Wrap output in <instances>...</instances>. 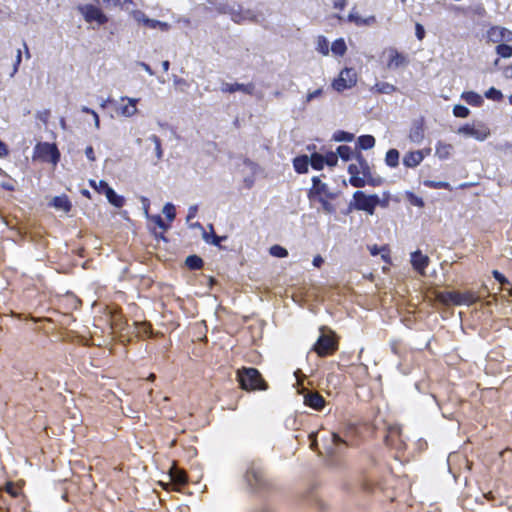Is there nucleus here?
Masks as SVG:
<instances>
[{"label":"nucleus","mask_w":512,"mask_h":512,"mask_svg":"<svg viewBox=\"0 0 512 512\" xmlns=\"http://www.w3.org/2000/svg\"><path fill=\"white\" fill-rule=\"evenodd\" d=\"M316 49L324 56H327L329 54V42L324 36L318 37Z\"/></svg>","instance_id":"72a5a7b5"},{"label":"nucleus","mask_w":512,"mask_h":512,"mask_svg":"<svg viewBox=\"0 0 512 512\" xmlns=\"http://www.w3.org/2000/svg\"><path fill=\"white\" fill-rule=\"evenodd\" d=\"M429 263V257L424 255L420 250L411 253V264L413 268L421 275H425V268L429 265Z\"/></svg>","instance_id":"dca6fc26"},{"label":"nucleus","mask_w":512,"mask_h":512,"mask_svg":"<svg viewBox=\"0 0 512 512\" xmlns=\"http://www.w3.org/2000/svg\"><path fill=\"white\" fill-rule=\"evenodd\" d=\"M147 27L151 28V29H160L162 31H167L169 30L170 28V25L166 22H162V21H158V20H155V19H150L147 21Z\"/></svg>","instance_id":"4c0bfd02"},{"label":"nucleus","mask_w":512,"mask_h":512,"mask_svg":"<svg viewBox=\"0 0 512 512\" xmlns=\"http://www.w3.org/2000/svg\"><path fill=\"white\" fill-rule=\"evenodd\" d=\"M399 435V431L396 428L390 430L389 435L386 436L387 445H393V438Z\"/></svg>","instance_id":"5fc2aeb1"},{"label":"nucleus","mask_w":512,"mask_h":512,"mask_svg":"<svg viewBox=\"0 0 512 512\" xmlns=\"http://www.w3.org/2000/svg\"><path fill=\"white\" fill-rule=\"evenodd\" d=\"M324 262V259L320 256V255H317L314 257L313 259V265L317 268H319Z\"/></svg>","instance_id":"774afa93"},{"label":"nucleus","mask_w":512,"mask_h":512,"mask_svg":"<svg viewBox=\"0 0 512 512\" xmlns=\"http://www.w3.org/2000/svg\"><path fill=\"white\" fill-rule=\"evenodd\" d=\"M231 18L234 22L236 23H240L242 20L248 18L247 16H243L241 13L239 12H231Z\"/></svg>","instance_id":"052dcab7"},{"label":"nucleus","mask_w":512,"mask_h":512,"mask_svg":"<svg viewBox=\"0 0 512 512\" xmlns=\"http://www.w3.org/2000/svg\"><path fill=\"white\" fill-rule=\"evenodd\" d=\"M469 113H470V110L463 105H455L453 108L454 116L459 117V118H466V117H468Z\"/></svg>","instance_id":"c03bdc74"},{"label":"nucleus","mask_w":512,"mask_h":512,"mask_svg":"<svg viewBox=\"0 0 512 512\" xmlns=\"http://www.w3.org/2000/svg\"><path fill=\"white\" fill-rule=\"evenodd\" d=\"M424 159V152L422 150L412 151L407 153L403 158V164L406 167L414 168L418 166Z\"/></svg>","instance_id":"a211bd4d"},{"label":"nucleus","mask_w":512,"mask_h":512,"mask_svg":"<svg viewBox=\"0 0 512 512\" xmlns=\"http://www.w3.org/2000/svg\"><path fill=\"white\" fill-rule=\"evenodd\" d=\"M138 65H139L142 69H144V70H145L149 75H153V74H154V72H153V70L151 69V67H150L148 64H146L145 62H139V63H138Z\"/></svg>","instance_id":"338daca9"},{"label":"nucleus","mask_w":512,"mask_h":512,"mask_svg":"<svg viewBox=\"0 0 512 512\" xmlns=\"http://www.w3.org/2000/svg\"><path fill=\"white\" fill-rule=\"evenodd\" d=\"M51 205L57 209L64 212H69L71 210L72 204L69 201L66 195L56 196L52 199Z\"/></svg>","instance_id":"412c9836"},{"label":"nucleus","mask_w":512,"mask_h":512,"mask_svg":"<svg viewBox=\"0 0 512 512\" xmlns=\"http://www.w3.org/2000/svg\"><path fill=\"white\" fill-rule=\"evenodd\" d=\"M497 54L502 58H510L512 57V46L507 44H499L496 47Z\"/></svg>","instance_id":"c9c22d12"},{"label":"nucleus","mask_w":512,"mask_h":512,"mask_svg":"<svg viewBox=\"0 0 512 512\" xmlns=\"http://www.w3.org/2000/svg\"><path fill=\"white\" fill-rule=\"evenodd\" d=\"M99 187L103 188V193L105 194V196L110 204H112L113 206H115L117 208H121L124 205V202H125L124 198L122 196L118 195L113 190V188H111L107 184V182H105L104 180H100Z\"/></svg>","instance_id":"2eb2a0df"},{"label":"nucleus","mask_w":512,"mask_h":512,"mask_svg":"<svg viewBox=\"0 0 512 512\" xmlns=\"http://www.w3.org/2000/svg\"><path fill=\"white\" fill-rule=\"evenodd\" d=\"M423 184L426 187L434 188V189H448L452 190L451 185L445 181H433V180H425Z\"/></svg>","instance_id":"2f4dec72"},{"label":"nucleus","mask_w":512,"mask_h":512,"mask_svg":"<svg viewBox=\"0 0 512 512\" xmlns=\"http://www.w3.org/2000/svg\"><path fill=\"white\" fill-rule=\"evenodd\" d=\"M317 200L322 206V209L325 213L331 214L335 212V206L328 202L323 196L317 197Z\"/></svg>","instance_id":"79ce46f5"},{"label":"nucleus","mask_w":512,"mask_h":512,"mask_svg":"<svg viewBox=\"0 0 512 512\" xmlns=\"http://www.w3.org/2000/svg\"><path fill=\"white\" fill-rule=\"evenodd\" d=\"M121 101H127V103L117 107L118 114H120L123 117L130 118L138 113V98L123 96L121 97Z\"/></svg>","instance_id":"ddd939ff"},{"label":"nucleus","mask_w":512,"mask_h":512,"mask_svg":"<svg viewBox=\"0 0 512 512\" xmlns=\"http://www.w3.org/2000/svg\"><path fill=\"white\" fill-rule=\"evenodd\" d=\"M169 476L171 483L166 484L165 487L168 485H184L187 481L185 472L175 467L170 470Z\"/></svg>","instance_id":"aec40b11"},{"label":"nucleus","mask_w":512,"mask_h":512,"mask_svg":"<svg viewBox=\"0 0 512 512\" xmlns=\"http://www.w3.org/2000/svg\"><path fill=\"white\" fill-rule=\"evenodd\" d=\"M492 274H493V277H494L497 281H499L502 285H504V284H509L508 279H507L503 274H501L499 271L494 270V271L492 272Z\"/></svg>","instance_id":"603ef678"},{"label":"nucleus","mask_w":512,"mask_h":512,"mask_svg":"<svg viewBox=\"0 0 512 512\" xmlns=\"http://www.w3.org/2000/svg\"><path fill=\"white\" fill-rule=\"evenodd\" d=\"M441 301L448 303L451 302L455 305H472L478 301V297L470 291L467 292H447L440 297Z\"/></svg>","instance_id":"1a4fd4ad"},{"label":"nucleus","mask_w":512,"mask_h":512,"mask_svg":"<svg viewBox=\"0 0 512 512\" xmlns=\"http://www.w3.org/2000/svg\"><path fill=\"white\" fill-rule=\"evenodd\" d=\"M409 138L414 143H420L424 138V132L421 126H415L411 129Z\"/></svg>","instance_id":"7c9ffc66"},{"label":"nucleus","mask_w":512,"mask_h":512,"mask_svg":"<svg viewBox=\"0 0 512 512\" xmlns=\"http://www.w3.org/2000/svg\"><path fill=\"white\" fill-rule=\"evenodd\" d=\"M197 212H198V206L197 205L190 206L189 209H188V214H187V218H186L187 222H189L190 220L195 218Z\"/></svg>","instance_id":"6e6d98bb"},{"label":"nucleus","mask_w":512,"mask_h":512,"mask_svg":"<svg viewBox=\"0 0 512 512\" xmlns=\"http://www.w3.org/2000/svg\"><path fill=\"white\" fill-rule=\"evenodd\" d=\"M406 63L407 61L404 55L394 49L390 50V58L387 64L388 68L396 69L406 65Z\"/></svg>","instance_id":"6ab92c4d"},{"label":"nucleus","mask_w":512,"mask_h":512,"mask_svg":"<svg viewBox=\"0 0 512 512\" xmlns=\"http://www.w3.org/2000/svg\"><path fill=\"white\" fill-rule=\"evenodd\" d=\"M353 199L355 209L365 211L371 215L379 204V197L377 195H366L363 191L359 190L353 194Z\"/></svg>","instance_id":"39448f33"},{"label":"nucleus","mask_w":512,"mask_h":512,"mask_svg":"<svg viewBox=\"0 0 512 512\" xmlns=\"http://www.w3.org/2000/svg\"><path fill=\"white\" fill-rule=\"evenodd\" d=\"M309 162L314 169L321 170L324 167V156L319 153H313Z\"/></svg>","instance_id":"473e14b6"},{"label":"nucleus","mask_w":512,"mask_h":512,"mask_svg":"<svg viewBox=\"0 0 512 512\" xmlns=\"http://www.w3.org/2000/svg\"><path fill=\"white\" fill-rule=\"evenodd\" d=\"M347 19L349 22H353L358 26H362V17H360L357 13L351 12Z\"/></svg>","instance_id":"8fccbe9b"},{"label":"nucleus","mask_w":512,"mask_h":512,"mask_svg":"<svg viewBox=\"0 0 512 512\" xmlns=\"http://www.w3.org/2000/svg\"><path fill=\"white\" fill-rule=\"evenodd\" d=\"M315 195H317V197L319 196H323L324 198H330V199H333L335 198V194L333 192H331L327 186V184L323 183L319 186V188L316 189V191L314 192Z\"/></svg>","instance_id":"e433bc0d"},{"label":"nucleus","mask_w":512,"mask_h":512,"mask_svg":"<svg viewBox=\"0 0 512 512\" xmlns=\"http://www.w3.org/2000/svg\"><path fill=\"white\" fill-rule=\"evenodd\" d=\"M347 448V443L334 432L329 433V440L325 445V454L329 458L331 464L340 456Z\"/></svg>","instance_id":"20e7f679"},{"label":"nucleus","mask_w":512,"mask_h":512,"mask_svg":"<svg viewBox=\"0 0 512 512\" xmlns=\"http://www.w3.org/2000/svg\"><path fill=\"white\" fill-rule=\"evenodd\" d=\"M153 220L157 224V226L160 227L161 229H163V230L168 229L169 226L167 224H165V222L159 215L154 216Z\"/></svg>","instance_id":"13d9d810"},{"label":"nucleus","mask_w":512,"mask_h":512,"mask_svg":"<svg viewBox=\"0 0 512 512\" xmlns=\"http://www.w3.org/2000/svg\"><path fill=\"white\" fill-rule=\"evenodd\" d=\"M457 133L472 137L478 141H484L489 137L490 129L483 123H478L477 125L466 124L460 127Z\"/></svg>","instance_id":"9d476101"},{"label":"nucleus","mask_w":512,"mask_h":512,"mask_svg":"<svg viewBox=\"0 0 512 512\" xmlns=\"http://www.w3.org/2000/svg\"><path fill=\"white\" fill-rule=\"evenodd\" d=\"M487 38L493 43L502 44V42L512 41V31L501 26H493L487 31Z\"/></svg>","instance_id":"9b49d317"},{"label":"nucleus","mask_w":512,"mask_h":512,"mask_svg":"<svg viewBox=\"0 0 512 512\" xmlns=\"http://www.w3.org/2000/svg\"><path fill=\"white\" fill-rule=\"evenodd\" d=\"M185 264L188 268L196 270L203 266V260L197 255H190L186 258Z\"/></svg>","instance_id":"c756f323"},{"label":"nucleus","mask_w":512,"mask_h":512,"mask_svg":"<svg viewBox=\"0 0 512 512\" xmlns=\"http://www.w3.org/2000/svg\"><path fill=\"white\" fill-rule=\"evenodd\" d=\"M357 163L350 164L348 173L350 174V184L357 188H362L366 184L378 186L381 184V178L375 177L368 162L362 155L356 156Z\"/></svg>","instance_id":"f257e3e1"},{"label":"nucleus","mask_w":512,"mask_h":512,"mask_svg":"<svg viewBox=\"0 0 512 512\" xmlns=\"http://www.w3.org/2000/svg\"><path fill=\"white\" fill-rule=\"evenodd\" d=\"M485 96L488 98V99H491V100H495V101H498L502 98V93L500 90L494 88V87H491L490 89H488L485 93Z\"/></svg>","instance_id":"a18cd8bd"},{"label":"nucleus","mask_w":512,"mask_h":512,"mask_svg":"<svg viewBox=\"0 0 512 512\" xmlns=\"http://www.w3.org/2000/svg\"><path fill=\"white\" fill-rule=\"evenodd\" d=\"M338 162V155L334 152L328 153L326 156H324V164H327L328 166H335Z\"/></svg>","instance_id":"de8ad7c7"},{"label":"nucleus","mask_w":512,"mask_h":512,"mask_svg":"<svg viewBox=\"0 0 512 512\" xmlns=\"http://www.w3.org/2000/svg\"><path fill=\"white\" fill-rule=\"evenodd\" d=\"M245 482L252 491H260L266 487V480L262 467L251 463L245 473Z\"/></svg>","instance_id":"7ed1b4c3"},{"label":"nucleus","mask_w":512,"mask_h":512,"mask_svg":"<svg viewBox=\"0 0 512 512\" xmlns=\"http://www.w3.org/2000/svg\"><path fill=\"white\" fill-rule=\"evenodd\" d=\"M132 16L137 22L142 23L145 26L147 25V21L149 20V18L146 16L144 12L140 10H134L132 12Z\"/></svg>","instance_id":"49530a36"},{"label":"nucleus","mask_w":512,"mask_h":512,"mask_svg":"<svg viewBox=\"0 0 512 512\" xmlns=\"http://www.w3.org/2000/svg\"><path fill=\"white\" fill-rule=\"evenodd\" d=\"M85 155L86 157L91 160V161H94L95 160V155H94V150H93V147L92 146H88L86 149H85Z\"/></svg>","instance_id":"69168bd1"},{"label":"nucleus","mask_w":512,"mask_h":512,"mask_svg":"<svg viewBox=\"0 0 512 512\" xmlns=\"http://www.w3.org/2000/svg\"><path fill=\"white\" fill-rule=\"evenodd\" d=\"M461 98L472 106H481L483 103L482 96L473 91L462 93Z\"/></svg>","instance_id":"5701e85b"},{"label":"nucleus","mask_w":512,"mask_h":512,"mask_svg":"<svg viewBox=\"0 0 512 512\" xmlns=\"http://www.w3.org/2000/svg\"><path fill=\"white\" fill-rule=\"evenodd\" d=\"M372 92L380 94H391L397 90L396 86L388 82H378L371 89Z\"/></svg>","instance_id":"393cba45"},{"label":"nucleus","mask_w":512,"mask_h":512,"mask_svg":"<svg viewBox=\"0 0 512 512\" xmlns=\"http://www.w3.org/2000/svg\"><path fill=\"white\" fill-rule=\"evenodd\" d=\"M220 90L223 93H234L237 91H241L248 95H252L255 90V85L253 83L242 84V83L222 82Z\"/></svg>","instance_id":"4468645a"},{"label":"nucleus","mask_w":512,"mask_h":512,"mask_svg":"<svg viewBox=\"0 0 512 512\" xmlns=\"http://www.w3.org/2000/svg\"><path fill=\"white\" fill-rule=\"evenodd\" d=\"M333 138L337 142H342V141L351 142L354 138V135L349 132L338 131L334 134Z\"/></svg>","instance_id":"ea45409f"},{"label":"nucleus","mask_w":512,"mask_h":512,"mask_svg":"<svg viewBox=\"0 0 512 512\" xmlns=\"http://www.w3.org/2000/svg\"><path fill=\"white\" fill-rule=\"evenodd\" d=\"M81 12L87 22H97L102 25L107 22V17L104 13L94 5H86L81 8Z\"/></svg>","instance_id":"f8f14e48"},{"label":"nucleus","mask_w":512,"mask_h":512,"mask_svg":"<svg viewBox=\"0 0 512 512\" xmlns=\"http://www.w3.org/2000/svg\"><path fill=\"white\" fill-rule=\"evenodd\" d=\"M21 60H22V52L20 49L17 50V54H16V58H15V63H14V70H13V73H16L17 70H18V67L21 63Z\"/></svg>","instance_id":"e2e57ef3"},{"label":"nucleus","mask_w":512,"mask_h":512,"mask_svg":"<svg viewBox=\"0 0 512 512\" xmlns=\"http://www.w3.org/2000/svg\"><path fill=\"white\" fill-rule=\"evenodd\" d=\"M371 255L376 256L380 254L381 252L386 251V246L378 247L377 245H372L368 247Z\"/></svg>","instance_id":"864d4df0"},{"label":"nucleus","mask_w":512,"mask_h":512,"mask_svg":"<svg viewBox=\"0 0 512 512\" xmlns=\"http://www.w3.org/2000/svg\"><path fill=\"white\" fill-rule=\"evenodd\" d=\"M304 403L315 410H320L323 408L325 401L319 393L308 392L304 396Z\"/></svg>","instance_id":"f3484780"},{"label":"nucleus","mask_w":512,"mask_h":512,"mask_svg":"<svg viewBox=\"0 0 512 512\" xmlns=\"http://www.w3.org/2000/svg\"><path fill=\"white\" fill-rule=\"evenodd\" d=\"M452 151H453V146L451 144L439 141L436 145L435 155L439 159L445 160L451 156Z\"/></svg>","instance_id":"4be33fe9"},{"label":"nucleus","mask_w":512,"mask_h":512,"mask_svg":"<svg viewBox=\"0 0 512 512\" xmlns=\"http://www.w3.org/2000/svg\"><path fill=\"white\" fill-rule=\"evenodd\" d=\"M293 165L298 173H306L308 171L309 157L307 155L296 157Z\"/></svg>","instance_id":"a878e982"},{"label":"nucleus","mask_w":512,"mask_h":512,"mask_svg":"<svg viewBox=\"0 0 512 512\" xmlns=\"http://www.w3.org/2000/svg\"><path fill=\"white\" fill-rule=\"evenodd\" d=\"M321 334L313 346V350L320 357L332 354L337 349V343L332 336L325 334L324 328H321Z\"/></svg>","instance_id":"0eeeda50"},{"label":"nucleus","mask_w":512,"mask_h":512,"mask_svg":"<svg viewBox=\"0 0 512 512\" xmlns=\"http://www.w3.org/2000/svg\"><path fill=\"white\" fill-rule=\"evenodd\" d=\"M35 157L44 162H51L56 165L59 161L60 153L55 144L44 142L36 145Z\"/></svg>","instance_id":"423d86ee"},{"label":"nucleus","mask_w":512,"mask_h":512,"mask_svg":"<svg viewBox=\"0 0 512 512\" xmlns=\"http://www.w3.org/2000/svg\"><path fill=\"white\" fill-rule=\"evenodd\" d=\"M209 227L211 230L210 233L203 231L202 238L204 239L205 242L220 247L221 241L225 240L226 236H223V237L217 236L214 233L213 226L209 225Z\"/></svg>","instance_id":"b1692460"},{"label":"nucleus","mask_w":512,"mask_h":512,"mask_svg":"<svg viewBox=\"0 0 512 512\" xmlns=\"http://www.w3.org/2000/svg\"><path fill=\"white\" fill-rule=\"evenodd\" d=\"M270 254L274 257L284 258L288 255V251L280 245H273L270 248Z\"/></svg>","instance_id":"a19ab883"},{"label":"nucleus","mask_w":512,"mask_h":512,"mask_svg":"<svg viewBox=\"0 0 512 512\" xmlns=\"http://www.w3.org/2000/svg\"><path fill=\"white\" fill-rule=\"evenodd\" d=\"M415 30H416V37L419 39V40H422L425 36V30H424V27L417 23L416 26H415Z\"/></svg>","instance_id":"4d7b16f0"},{"label":"nucleus","mask_w":512,"mask_h":512,"mask_svg":"<svg viewBox=\"0 0 512 512\" xmlns=\"http://www.w3.org/2000/svg\"><path fill=\"white\" fill-rule=\"evenodd\" d=\"M323 93V90L321 88L319 89H316L315 91H312V92H309L307 95H306V100H305V103H309L311 102L312 100L316 99V98H319Z\"/></svg>","instance_id":"09e8293b"},{"label":"nucleus","mask_w":512,"mask_h":512,"mask_svg":"<svg viewBox=\"0 0 512 512\" xmlns=\"http://www.w3.org/2000/svg\"><path fill=\"white\" fill-rule=\"evenodd\" d=\"M347 50L345 41L342 38L335 40L331 45V51L333 54L343 56Z\"/></svg>","instance_id":"c85d7f7f"},{"label":"nucleus","mask_w":512,"mask_h":512,"mask_svg":"<svg viewBox=\"0 0 512 512\" xmlns=\"http://www.w3.org/2000/svg\"><path fill=\"white\" fill-rule=\"evenodd\" d=\"M113 6H124L126 3H132L131 0H103Z\"/></svg>","instance_id":"680f3d73"},{"label":"nucleus","mask_w":512,"mask_h":512,"mask_svg":"<svg viewBox=\"0 0 512 512\" xmlns=\"http://www.w3.org/2000/svg\"><path fill=\"white\" fill-rule=\"evenodd\" d=\"M399 157H400V154L397 149H390L386 153L385 163L389 167L395 168L399 165Z\"/></svg>","instance_id":"bb28decb"},{"label":"nucleus","mask_w":512,"mask_h":512,"mask_svg":"<svg viewBox=\"0 0 512 512\" xmlns=\"http://www.w3.org/2000/svg\"><path fill=\"white\" fill-rule=\"evenodd\" d=\"M358 145L361 149L367 150L375 146V138L372 135H362L358 138Z\"/></svg>","instance_id":"cd10ccee"},{"label":"nucleus","mask_w":512,"mask_h":512,"mask_svg":"<svg viewBox=\"0 0 512 512\" xmlns=\"http://www.w3.org/2000/svg\"><path fill=\"white\" fill-rule=\"evenodd\" d=\"M336 154L343 160L348 161L352 155V149L347 145H341L337 148Z\"/></svg>","instance_id":"58836bf2"},{"label":"nucleus","mask_w":512,"mask_h":512,"mask_svg":"<svg viewBox=\"0 0 512 512\" xmlns=\"http://www.w3.org/2000/svg\"><path fill=\"white\" fill-rule=\"evenodd\" d=\"M155 145V155L158 160H161L163 157V149L161 146V140L157 135H150L148 138Z\"/></svg>","instance_id":"f704fd0d"},{"label":"nucleus","mask_w":512,"mask_h":512,"mask_svg":"<svg viewBox=\"0 0 512 512\" xmlns=\"http://www.w3.org/2000/svg\"><path fill=\"white\" fill-rule=\"evenodd\" d=\"M376 22L375 16H369L367 18H362V26H370Z\"/></svg>","instance_id":"0e129e2a"},{"label":"nucleus","mask_w":512,"mask_h":512,"mask_svg":"<svg viewBox=\"0 0 512 512\" xmlns=\"http://www.w3.org/2000/svg\"><path fill=\"white\" fill-rule=\"evenodd\" d=\"M140 201L142 204V209L144 211V214L146 217L149 215V207H150V201L145 196H140Z\"/></svg>","instance_id":"3c124183"},{"label":"nucleus","mask_w":512,"mask_h":512,"mask_svg":"<svg viewBox=\"0 0 512 512\" xmlns=\"http://www.w3.org/2000/svg\"><path fill=\"white\" fill-rule=\"evenodd\" d=\"M335 9L343 10L347 5V0H332Z\"/></svg>","instance_id":"bf43d9fd"},{"label":"nucleus","mask_w":512,"mask_h":512,"mask_svg":"<svg viewBox=\"0 0 512 512\" xmlns=\"http://www.w3.org/2000/svg\"><path fill=\"white\" fill-rule=\"evenodd\" d=\"M163 214L167 217L169 221H173L175 219V206L172 203H166L162 210Z\"/></svg>","instance_id":"37998d69"},{"label":"nucleus","mask_w":512,"mask_h":512,"mask_svg":"<svg viewBox=\"0 0 512 512\" xmlns=\"http://www.w3.org/2000/svg\"><path fill=\"white\" fill-rule=\"evenodd\" d=\"M237 379L240 387L246 391L266 390L268 387L259 371L252 367L238 370Z\"/></svg>","instance_id":"f03ea898"},{"label":"nucleus","mask_w":512,"mask_h":512,"mask_svg":"<svg viewBox=\"0 0 512 512\" xmlns=\"http://www.w3.org/2000/svg\"><path fill=\"white\" fill-rule=\"evenodd\" d=\"M357 83V73L353 68H344L337 79H335L332 83V87L338 91L342 92L345 89H349L355 86Z\"/></svg>","instance_id":"6e6552de"}]
</instances>
